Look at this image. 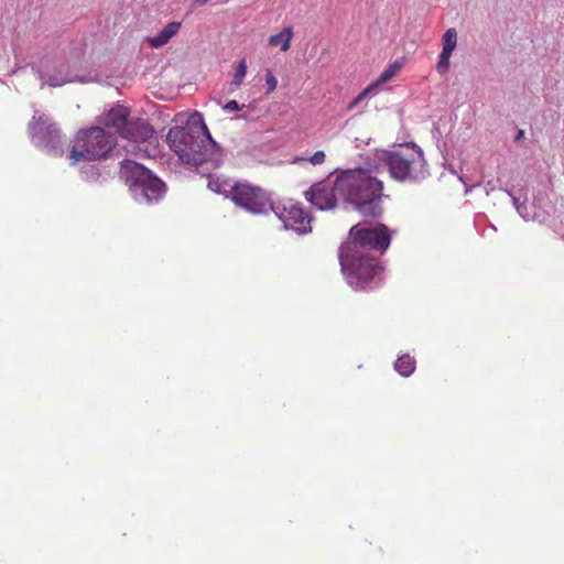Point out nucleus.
Returning a JSON list of instances; mask_svg holds the SVG:
<instances>
[{
	"instance_id": "f257e3e1",
	"label": "nucleus",
	"mask_w": 564,
	"mask_h": 564,
	"mask_svg": "<svg viewBox=\"0 0 564 564\" xmlns=\"http://www.w3.org/2000/svg\"><path fill=\"white\" fill-rule=\"evenodd\" d=\"M166 142L171 151L185 164L199 165L215 161L218 164L219 150L212 139L202 113H192L184 127H173L169 130Z\"/></svg>"
},
{
	"instance_id": "f03ea898",
	"label": "nucleus",
	"mask_w": 564,
	"mask_h": 564,
	"mask_svg": "<svg viewBox=\"0 0 564 564\" xmlns=\"http://www.w3.org/2000/svg\"><path fill=\"white\" fill-rule=\"evenodd\" d=\"M336 186L339 196L364 217L382 215L383 182L369 170H345L336 176Z\"/></svg>"
},
{
	"instance_id": "7ed1b4c3",
	"label": "nucleus",
	"mask_w": 564,
	"mask_h": 564,
	"mask_svg": "<svg viewBox=\"0 0 564 564\" xmlns=\"http://www.w3.org/2000/svg\"><path fill=\"white\" fill-rule=\"evenodd\" d=\"M339 264L347 283L356 291L372 289L380 281L382 267L373 253L339 248Z\"/></svg>"
},
{
	"instance_id": "20e7f679",
	"label": "nucleus",
	"mask_w": 564,
	"mask_h": 564,
	"mask_svg": "<svg viewBox=\"0 0 564 564\" xmlns=\"http://www.w3.org/2000/svg\"><path fill=\"white\" fill-rule=\"evenodd\" d=\"M117 144V138L101 127L80 129L70 141L68 159L75 165L84 161L106 159Z\"/></svg>"
},
{
	"instance_id": "39448f33",
	"label": "nucleus",
	"mask_w": 564,
	"mask_h": 564,
	"mask_svg": "<svg viewBox=\"0 0 564 564\" xmlns=\"http://www.w3.org/2000/svg\"><path fill=\"white\" fill-rule=\"evenodd\" d=\"M119 176L129 186L134 199L140 203H156L165 193L164 183L150 170L134 161H122Z\"/></svg>"
},
{
	"instance_id": "423d86ee",
	"label": "nucleus",
	"mask_w": 564,
	"mask_h": 564,
	"mask_svg": "<svg viewBox=\"0 0 564 564\" xmlns=\"http://www.w3.org/2000/svg\"><path fill=\"white\" fill-rule=\"evenodd\" d=\"M384 161L397 181L420 182L429 174L423 152L413 143L400 144L387 152Z\"/></svg>"
},
{
	"instance_id": "0eeeda50",
	"label": "nucleus",
	"mask_w": 564,
	"mask_h": 564,
	"mask_svg": "<svg viewBox=\"0 0 564 564\" xmlns=\"http://www.w3.org/2000/svg\"><path fill=\"white\" fill-rule=\"evenodd\" d=\"M391 235L389 228L379 224L368 227L362 224L352 226L348 232L347 240L340 246L361 253H383L390 246Z\"/></svg>"
},
{
	"instance_id": "6e6552de",
	"label": "nucleus",
	"mask_w": 564,
	"mask_h": 564,
	"mask_svg": "<svg viewBox=\"0 0 564 564\" xmlns=\"http://www.w3.org/2000/svg\"><path fill=\"white\" fill-rule=\"evenodd\" d=\"M229 198L236 206L253 215L267 214L272 202L267 191L248 182L234 184Z\"/></svg>"
},
{
	"instance_id": "1a4fd4ad",
	"label": "nucleus",
	"mask_w": 564,
	"mask_h": 564,
	"mask_svg": "<svg viewBox=\"0 0 564 564\" xmlns=\"http://www.w3.org/2000/svg\"><path fill=\"white\" fill-rule=\"evenodd\" d=\"M283 224L285 230H294L300 235L312 230V217L303 206L293 199H281L271 202L270 209Z\"/></svg>"
},
{
	"instance_id": "9d476101",
	"label": "nucleus",
	"mask_w": 564,
	"mask_h": 564,
	"mask_svg": "<svg viewBox=\"0 0 564 564\" xmlns=\"http://www.w3.org/2000/svg\"><path fill=\"white\" fill-rule=\"evenodd\" d=\"M338 196L336 180L333 185L325 182L315 183L305 192L306 200L321 210L334 209Z\"/></svg>"
},
{
	"instance_id": "9b49d317",
	"label": "nucleus",
	"mask_w": 564,
	"mask_h": 564,
	"mask_svg": "<svg viewBox=\"0 0 564 564\" xmlns=\"http://www.w3.org/2000/svg\"><path fill=\"white\" fill-rule=\"evenodd\" d=\"M153 132L152 126L147 120L138 118L128 120L120 137L133 142H145L153 135Z\"/></svg>"
},
{
	"instance_id": "f8f14e48",
	"label": "nucleus",
	"mask_w": 564,
	"mask_h": 564,
	"mask_svg": "<svg viewBox=\"0 0 564 564\" xmlns=\"http://www.w3.org/2000/svg\"><path fill=\"white\" fill-rule=\"evenodd\" d=\"M457 31L454 28L446 30L443 34L442 52L436 64V70L441 75L446 74L449 69V59L457 46Z\"/></svg>"
},
{
	"instance_id": "ddd939ff",
	"label": "nucleus",
	"mask_w": 564,
	"mask_h": 564,
	"mask_svg": "<svg viewBox=\"0 0 564 564\" xmlns=\"http://www.w3.org/2000/svg\"><path fill=\"white\" fill-rule=\"evenodd\" d=\"M130 110L124 106H117L110 109L105 116V124L113 128L120 135L129 120Z\"/></svg>"
},
{
	"instance_id": "4468645a",
	"label": "nucleus",
	"mask_w": 564,
	"mask_h": 564,
	"mask_svg": "<svg viewBox=\"0 0 564 564\" xmlns=\"http://www.w3.org/2000/svg\"><path fill=\"white\" fill-rule=\"evenodd\" d=\"M181 29V22L173 21L167 23L158 35L147 37V42L152 47H161L170 42V40L178 33Z\"/></svg>"
},
{
	"instance_id": "2eb2a0df",
	"label": "nucleus",
	"mask_w": 564,
	"mask_h": 564,
	"mask_svg": "<svg viewBox=\"0 0 564 564\" xmlns=\"http://www.w3.org/2000/svg\"><path fill=\"white\" fill-rule=\"evenodd\" d=\"M30 131L32 137L39 142L45 141V133L51 137L57 133V129L53 124L48 123L47 119L44 117H33V120L30 124Z\"/></svg>"
},
{
	"instance_id": "dca6fc26",
	"label": "nucleus",
	"mask_w": 564,
	"mask_h": 564,
	"mask_svg": "<svg viewBox=\"0 0 564 564\" xmlns=\"http://www.w3.org/2000/svg\"><path fill=\"white\" fill-rule=\"evenodd\" d=\"M293 35V29L291 26H286L278 34L271 35L268 40V44L272 47L280 46L282 52H286L290 50Z\"/></svg>"
},
{
	"instance_id": "f3484780",
	"label": "nucleus",
	"mask_w": 564,
	"mask_h": 564,
	"mask_svg": "<svg viewBox=\"0 0 564 564\" xmlns=\"http://www.w3.org/2000/svg\"><path fill=\"white\" fill-rule=\"evenodd\" d=\"M394 369L403 377H409L415 369V360L410 355H403L398 358Z\"/></svg>"
},
{
	"instance_id": "a211bd4d",
	"label": "nucleus",
	"mask_w": 564,
	"mask_h": 564,
	"mask_svg": "<svg viewBox=\"0 0 564 564\" xmlns=\"http://www.w3.org/2000/svg\"><path fill=\"white\" fill-rule=\"evenodd\" d=\"M246 74H247V62H246V58H242L239 61V63L236 67L230 86L234 89L239 88L246 77Z\"/></svg>"
},
{
	"instance_id": "6ab92c4d",
	"label": "nucleus",
	"mask_w": 564,
	"mask_h": 564,
	"mask_svg": "<svg viewBox=\"0 0 564 564\" xmlns=\"http://www.w3.org/2000/svg\"><path fill=\"white\" fill-rule=\"evenodd\" d=\"M402 67V64L399 63V62H394L392 63L391 65H389L382 73L381 75L379 76V78L377 79L375 86H378V85H381V84H384L387 82H389L392 77H394L399 70L401 69Z\"/></svg>"
},
{
	"instance_id": "aec40b11",
	"label": "nucleus",
	"mask_w": 564,
	"mask_h": 564,
	"mask_svg": "<svg viewBox=\"0 0 564 564\" xmlns=\"http://www.w3.org/2000/svg\"><path fill=\"white\" fill-rule=\"evenodd\" d=\"M326 161V153L322 150L316 151L313 155L308 158L295 156L292 161L294 164H300L302 162H310L312 165H322Z\"/></svg>"
},
{
	"instance_id": "412c9836",
	"label": "nucleus",
	"mask_w": 564,
	"mask_h": 564,
	"mask_svg": "<svg viewBox=\"0 0 564 564\" xmlns=\"http://www.w3.org/2000/svg\"><path fill=\"white\" fill-rule=\"evenodd\" d=\"M267 95L273 93L278 87V79L271 69L265 70Z\"/></svg>"
},
{
	"instance_id": "4be33fe9",
	"label": "nucleus",
	"mask_w": 564,
	"mask_h": 564,
	"mask_svg": "<svg viewBox=\"0 0 564 564\" xmlns=\"http://www.w3.org/2000/svg\"><path fill=\"white\" fill-rule=\"evenodd\" d=\"M372 89V86L367 87L365 90H362L356 98H354L350 104L348 105V109H354L361 100L365 99V97L369 94V91Z\"/></svg>"
},
{
	"instance_id": "5701e85b",
	"label": "nucleus",
	"mask_w": 564,
	"mask_h": 564,
	"mask_svg": "<svg viewBox=\"0 0 564 564\" xmlns=\"http://www.w3.org/2000/svg\"><path fill=\"white\" fill-rule=\"evenodd\" d=\"M243 106H240L236 100H230L224 106L226 111H239Z\"/></svg>"
},
{
	"instance_id": "b1692460",
	"label": "nucleus",
	"mask_w": 564,
	"mask_h": 564,
	"mask_svg": "<svg viewBox=\"0 0 564 564\" xmlns=\"http://www.w3.org/2000/svg\"><path fill=\"white\" fill-rule=\"evenodd\" d=\"M208 188L216 193H223L221 184L215 180L208 181Z\"/></svg>"
},
{
	"instance_id": "393cba45",
	"label": "nucleus",
	"mask_w": 564,
	"mask_h": 564,
	"mask_svg": "<svg viewBox=\"0 0 564 564\" xmlns=\"http://www.w3.org/2000/svg\"><path fill=\"white\" fill-rule=\"evenodd\" d=\"M523 135H524V131L523 130H519L518 133L514 137V141L521 140L523 138Z\"/></svg>"
},
{
	"instance_id": "a878e982",
	"label": "nucleus",
	"mask_w": 564,
	"mask_h": 564,
	"mask_svg": "<svg viewBox=\"0 0 564 564\" xmlns=\"http://www.w3.org/2000/svg\"><path fill=\"white\" fill-rule=\"evenodd\" d=\"M48 84H50L51 86H59V85H61V83H58V82H57V80H55L54 78L50 79Z\"/></svg>"
}]
</instances>
